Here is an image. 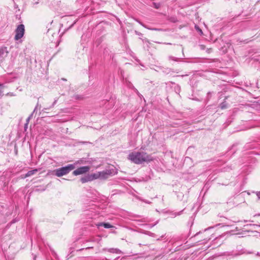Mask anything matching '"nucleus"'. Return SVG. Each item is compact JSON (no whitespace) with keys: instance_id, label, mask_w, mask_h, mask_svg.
Listing matches in <instances>:
<instances>
[{"instance_id":"1","label":"nucleus","mask_w":260,"mask_h":260,"mask_svg":"<svg viewBox=\"0 0 260 260\" xmlns=\"http://www.w3.org/2000/svg\"><path fill=\"white\" fill-rule=\"evenodd\" d=\"M128 159L136 164H142L144 162H149L153 160V157L147 153L141 151L131 152L128 156Z\"/></svg>"},{"instance_id":"2","label":"nucleus","mask_w":260,"mask_h":260,"mask_svg":"<svg viewBox=\"0 0 260 260\" xmlns=\"http://www.w3.org/2000/svg\"><path fill=\"white\" fill-rule=\"evenodd\" d=\"M75 168L74 165L70 164L65 167L57 169L54 171V175L58 177L69 174L71 171Z\"/></svg>"},{"instance_id":"3","label":"nucleus","mask_w":260,"mask_h":260,"mask_svg":"<svg viewBox=\"0 0 260 260\" xmlns=\"http://www.w3.org/2000/svg\"><path fill=\"white\" fill-rule=\"evenodd\" d=\"M117 171L114 169H106L103 171L100 172V179L105 180L108 179L115 174H117Z\"/></svg>"},{"instance_id":"4","label":"nucleus","mask_w":260,"mask_h":260,"mask_svg":"<svg viewBox=\"0 0 260 260\" xmlns=\"http://www.w3.org/2000/svg\"><path fill=\"white\" fill-rule=\"evenodd\" d=\"M24 25L23 24L18 25L15 30V40L17 41L22 38L24 34Z\"/></svg>"},{"instance_id":"5","label":"nucleus","mask_w":260,"mask_h":260,"mask_svg":"<svg viewBox=\"0 0 260 260\" xmlns=\"http://www.w3.org/2000/svg\"><path fill=\"white\" fill-rule=\"evenodd\" d=\"M90 170V167L89 166H83L80 167L74 171L73 172V174L75 176H77L79 175L83 174L88 172Z\"/></svg>"},{"instance_id":"6","label":"nucleus","mask_w":260,"mask_h":260,"mask_svg":"<svg viewBox=\"0 0 260 260\" xmlns=\"http://www.w3.org/2000/svg\"><path fill=\"white\" fill-rule=\"evenodd\" d=\"M103 251H107L109 252L112 253L120 254L123 252L119 249L117 248H104Z\"/></svg>"},{"instance_id":"7","label":"nucleus","mask_w":260,"mask_h":260,"mask_svg":"<svg viewBox=\"0 0 260 260\" xmlns=\"http://www.w3.org/2000/svg\"><path fill=\"white\" fill-rule=\"evenodd\" d=\"M90 176L91 181H92L94 179H100V172H96L95 173L89 174Z\"/></svg>"},{"instance_id":"8","label":"nucleus","mask_w":260,"mask_h":260,"mask_svg":"<svg viewBox=\"0 0 260 260\" xmlns=\"http://www.w3.org/2000/svg\"><path fill=\"white\" fill-rule=\"evenodd\" d=\"M39 170L37 169H34L33 170L29 171L28 172L25 174V178L28 177L29 176H31L35 174H36L37 172H38Z\"/></svg>"},{"instance_id":"9","label":"nucleus","mask_w":260,"mask_h":260,"mask_svg":"<svg viewBox=\"0 0 260 260\" xmlns=\"http://www.w3.org/2000/svg\"><path fill=\"white\" fill-rule=\"evenodd\" d=\"M83 6L86 8H88L92 3V0H82Z\"/></svg>"},{"instance_id":"10","label":"nucleus","mask_w":260,"mask_h":260,"mask_svg":"<svg viewBox=\"0 0 260 260\" xmlns=\"http://www.w3.org/2000/svg\"><path fill=\"white\" fill-rule=\"evenodd\" d=\"M89 175H87V176H84V177H82L81 178V181L82 183H84L88 181H90V178L89 177Z\"/></svg>"},{"instance_id":"11","label":"nucleus","mask_w":260,"mask_h":260,"mask_svg":"<svg viewBox=\"0 0 260 260\" xmlns=\"http://www.w3.org/2000/svg\"><path fill=\"white\" fill-rule=\"evenodd\" d=\"M37 107L36 106L35 109H34L33 112L31 113V114L27 118V120H26V121H27V123L25 124V127H26L27 125V124H28V122L29 120V119L31 118V117H32L34 113H35V112L36 111V109H37Z\"/></svg>"},{"instance_id":"12","label":"nucleus","mask_w":260,"mask_h":260,"mask_svg":"<svg viewBox=\"0 0 260 260\" xmlns=\"http://www.w3.org/2000/svg\"><path fill=\"white\" fill-rule=\"evenodd\" d=\"M103 226L106 228V229H109V228H111L113 227L112 225H111L110 224H109V223H105L104 222V224H103Z\"/></svg>"},{"instance_id":"13","label":"nucleus","mask_w":260,"mask_h":260,"mask_svg":"<svg viewBox=\"0 0 260 260\" xmlns=\"http://www.w3.org/2000/svg\"><path fill=\"white\" fill-rule=\"evenodd\" d=\"M169 59L170 60H173V61H178L180 59L178 58H176L175 57H174V56H169Z\"/></svg>"},{"instance_id":"14","label":"nucleus","mask_w":260,"mask_h":260,"mask_svg":"<svg viewBox=\"0 0 260 260\" xmlns=\"http://www.w3.org/2000/svg\"><path fill=\"white\" fill-rule=\"evenodd\" d=\"M56 102H57V100H55L54 101V102H53V103L52 104V105L49 107V108H44L43 111H45V110H47V109H49L50 108L53 107L55 105V104L56 103Z\"/></svg>"},{"instance_id":"15","label":"nucleus","mask_w":260,"mask_h":260,"mask_svg":"<svg viewBox=\"0 0 260 260\" xmlns=\"http://www.w3.org/2000/svg\"><path fill=\"white\" fill-rule=\"evenodd\" d=\"M139 23L142 25V26H143L144 27H145V28H147L148 29H150L151 30H158V29H156V28H149L148 27H146V26H145L143 24H142L141 22H139Z\"/></svg>"},{"instance_id":"16","label":"nucleus","mask_w":260,"mask_h":260,"mask_svg":"<svg viewBox=\"0 0 260 260\" xmlns=\"http://www.w3.org/2000/svg\"><path fill=\"white\" fill-rule=\"evenodd\" d=\"M182 212V211H180V212H179L178 213H174L173 215L174 216H176L177 215H180L181 214V212Z\"/></svg>"},{"instance_id":"17","label":"nucleus","mask_w":260,"mask_h":260,"mask_svg":"<svg viewBox=\"0 0 260 260\" xmlns=\"http://www.w3.org/2000/svg\"><path fill=\"white\" fill-rule=\"evenodd\" d=\"M3 87V84H0V95L2 94V92H3V91H2Z\"/></svg>"},{"instance_id":"18","label":"nucleus","mask_w":260,"mask_h":260,"mask_svg":"<svg viewBox=\"0 0 260 260\" xmlns=\"http://www.w3.org/2000/svg\"><path fill=\"white\" fill-rule=\"evenodd\" d=\"M103 224H104V222H100V223H99L98 224H96V225L99 227V226H103Z\"/></svg>"},{"instance_id":"19","label":"nucleus","mask_w":260,"mask_h":260,"mask_svg":"<svg viewBox=\"0 0 260 260\" xmlns=\"http://www.w3.org/2000/svg\"><path fill=\"white\" fill-rule=\"evenodd\" d=\"M220 107H221V108L222 109L225 108V107H226V106L224 103H222L220 105Z\"/></svg>"},{"instance_id":"20","label":"nucleus","mask_w":260,"mask_h":260,"mask_svg":"<svg viewBox=\"0 0 260 260\" xmlns=\"http://www.w3.org/2000/svg\"><path fill=\"white\" fill-rule=\"evenodd\" d=\"M153 5L155 8L158 9L159 7V4H156L155 3H153Z\"/></svg>"},{"instance_id":"21","label":"nucleus","mask_w":260,"mask_h":260,"mask_svg":"<svg viewBox=\"0 0 260 260\" xmlns=\"http://www.w3.org/2000/svg\"><path fill=\"white\" fill-rule=\"evenodd\" d=\"M99 240H100V239H93L91 240L90 241H98Z\"/></svg>"},{"instance_id":"22","label":"nucleus","mask_w":260,"mask_h":260,"mask_svg":"<svg viewBox=\"0 0 260 260\" xmlns=\"http://www.w3.org/2000/svg\"><path fill=\"white\" fill-rule=\"evenodd\" d=\"M196 29L200 32H202V30L199 28V27L196 26Z\"/></svg>"},{"instance_id":"23","label":"nucleus","mask_w":260,"mask_h":260,"mask_svg":"<svg viewBox=\"0 0 260 260\" xmlns=\"http://www.w3.org/2000/svg\"><path fill=\"white\" fill-rule=\"evenodd\" d=\"M256 195H257V197L258 198V199H260V192H258L256 193Z\"/></svg>"},{"instance_id":"24","label":"nucleus","mask_w":260,"mask_h":260,"mask_svg":"<svg viewBox=\"0 0 260 260\" xmlns=\"http://www.w3.org/2000/svg\"><path fill=\"white\" fill-rule=\"evenodd\" d=\"M93 248V247H88L86 248V249H89V248Z\"/></svg>"},{"instance_id":"25","label":"nucleus","mask_w":260,"mask_h":260,"mask_svg":"<svg viewBox=\"0 0 260 260\" xmlns=\"http://www.w3.org/2000/svg\"><path fill=\"white\" fill-rule=\"evenodd\" d=\"M258 255L260 256V253H257V254Z\"/></svg>"},{"instance_id":"26","label":"nucleus","mask_w":260,"mask_h":260,"mask_svg":"<svg viewBox=\"0 0 260 260\" xmlns=\"http://www.w3.org/2000/svg\"><path fill=\"white\" fill-rule=\"evenodd\" d=\"M118 258H119V257H117L116 258H115V260L118 259Z\"/></svg>"}]
</instances>
